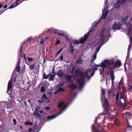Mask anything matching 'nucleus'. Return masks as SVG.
Instances as JSON below:
<instances>
[{
  "label": "nucleus",
  "mask_w": 132,
  "mask_h": 132,
  "mask_svg": "<svg viewBox=\"0 0 132 132\" xmlns=\"http://www.w3.org/2000/svg\"><path fill=\"white\" fill-rule=\"evenodd\" d=\"M112 90L111 89H110L108 91V93L109 96L112 93Z\"/></svg>",
  "instance_id": "de8ad7c7"
},
{
  "label": "nucleus",
  "mask_w": 132,
  "mask_h": 132,
  "mask_svg": "<svg viewBox=\"0 0 132 132\" xmlns=\"http://www.w3.org/2000/svg\"><path fill=\"white\" fill-rule=\"evenodd\" d=\"M60 114V113H59L56 115H54L52 116H47V118L49 120H51L56 118L57 116H58Z\"/></svg>",
  "instance_id": "f3484780"
},
{
  "label": "nucleus",
  "mask_w": 132,
  "mask_h": 132,
  "mask_svg": "<svg viewBox=\"0 0 132 132\" xmlns=\"http://www.w3.org/2000/svg\"><path fill=\"white\" fill-rule=\"evenodd\" d=\"M82 60L81 59L78 60L77 61L76 63L78 64H82Z\"/></svg>",
  "instance_id": "79ce46f5"
},
{
  "label": "nucleus",
  "mask_w": 132,
  "mask_h": 132,
  "mask_svg": "<svg viewBox=\"0 0 132 132\" xmlns=\"http://www.w3.org/2000/svg\"><path fill=\"white\" fill-rule=\"evenodd\" d=\"M23 56H24V59L26 61V57L25 56V54L24 53H23Z\"/></svg>",
  "instance_id": "e2e57ef3"
},
{
  "label": "nucleus",
  "mask_w": 132,
  "mask_h": 132,
  "mask_svg": "<svg viewBox=\"0 0 132 132\" xmlns=\"http://www.w3.org/2000/svg\"><path fill=\"white\" fill-rule=\"evenodd\" d=\"M68 87L70 88L71 89H74L76 88L77 87L76 85L73 84H71L68 85Z\"/></svg>",
  "instance_id": "2eb2a0df"
},
{
  "label": "nucleus",
  "mask_w": 132,
  "mask_h": 132,
  "mask_svg": "<svg viewBox=\"0 0 132 132\" xmlns=\"http://www.w3.org/2000/svg\"><path fill=\"white\" fill-rule=\"evenodd\" d=\"M116 3L119 4L122 3V2L121 1V0H117Z\"/></svg>",
  "instance_id": "603ef678"
},
{
  "label": "nucleus",
  "mask_w": 132,
  "mask_h": 132,
  "mask_svg": "<svg viewBox=\"0 0 132 132\" xmlns=\"http://www.w3.org/2000/svg\"><path fill=\"white\" fill-rule=\"evenodd\" d=\"M114 6L115 8L118 9L121 6V5L119 4L115 3L114 4Z\"/></svg>",
  "instance_id": "7c9ffc66"
},
{
  "label": "nucleus",
  "mask_w": 132,
  "mask_h": 132,
  "mask_svg": "<svg viewBox=\"0 0 132 132\" xmlns=\"http://www.w3.org/2000/svg\"><path fill=\"white\" fill-rule=\"evenodd\" d=\"M84 80L82 79H80L78 81L79 83V87L80 88H82L83 87Z\"/></svg>",
  "instance_id": "dca6fc26"
},
{
  "label": "nucleus",
  "mask_w": 132,
  "mask_h": 132,
  "mask_svg": "<svg viewBox=\"0 0 132 132\" xmlns=\"http://www.w3.org/2000/svg\"><path fill=\"white\" fill-rule=\"evenodd\" d=\"M89 72L88 73H89ZM91 72V77H92L94 75V74L95 73V72H94V71H92L91 72Z\"/></svg>",
  "instance_id": "864d4df0"
},
{
  "label": "nucleus",
  "mask_w": 132,
  "mask_h": 132,
  "mask_svg": "<svg viewBox=\"0 0 132 132\" xmlns=\"http://www.w3.org/2000/svg\"><path fill=\"white\" fill-rule=\"evenodd\" d=\"M23 56L22 55H20V56L18 59V63L17 65H20V63H21V58Z\"/></svg>",
  "instance_id": "cd10ccee"
},
{
  "label": "nucleus",
  "mask_w": 132,
  "mask_h": 132,
  "mask_svg": "<svg viewBox=\"0 0 132 132\" xmlns=\"http://www.w3.org/2000/svg\"><path fill=\"white\" fill-rule=\"evenodd\" d=\"M98 69L97 68L95 67H93V68L90 69H89L88 71H86V76L88 78H90V77L88 75V73L89 72H91L92 71H94L95 72V71Z\"/></svg>",
  "instance_id": "1a4fd4ad"
},
{
  "label": "nucleus",
  "mask_w": 132,
  "mask_h": 132,
  "mask_svg": "<svg viewBox=\"0 0 132 132\" xmlns=\"http://www.w3.org/2000/svg\"><path fill=\"white\" fill-rule=\"evenodd\" d=\"M119 96V92L117 93L116 95V101H118V100Z\"/></svg>",
  "instance_id": "c03bdc74"
},
{
  "label": "nucleus",
  "mask_w": 132,
  "mask_h": 132,
  "mask_svg": "<svg viewBox=\"0 0 132 132\" xmlns=\"http://www.w3.org/2000/svg\"><path fill=\"white\" fill-rule=\"evenodd\" d=\"M7 7V5H4L3 6V7L4 8H6Z\"/></svg>",
  "instance_id": "69168bd1"
},
{
  "label": "nucleus",
  "mask_w": 132,
  "mask_h": 132,
  "mask_svg": "<svg viewBox=\"0 0 132 132\" xmlns=\"http://www.w3.org/2000/svg\"><path fill=\"white\" fill-rule=\"evenodd\" d=\"M125 114L126 115H128L129 116H130L132 115V113L131 114L130 112H126Z\"/></svg>",
  "instance_id": "58836bf2"
},
{
  "label": "nucleus",
  "mask_w": 132,
  "mask_h": 132,
  "mask_svg": "<svg viewBox=\"0 0 132 132\" xmlns=\"http://www.w3.org/2000/svg\"><path fill=\"white\" fill-rule=\"evenodd\" d=\"M24 124L26 125H31L32 126L33 125V123L31 122H30L29 121H27L25 122Z\"/></svg>",
  "instance_id": "c85d7f7f"
},
{
  "label": "nucleus",
  "mask_w": 132,
  "mask_h": 132,
  "mask_svg": "<svg viewBox=\"0 0 132 132\" xmlns=\"http://www.w3.org/2000/svg\"><path fill=\"white\" fill-rule=\"evenodd\" d=\"M60 43V41L59 39H57L56 42V44L58 45Z\"/></svg>",
  "instance_id": "8fccbe9b"
},
{
  "label": "nucleus",
  "mask_w": 132,
  "mask_h": 132,
  "mask_svg": "<svg viewBox=\"0 0 132 132\" xmlns=\"http://www.w3.org/2000/svg\"><path fill=\"white\" fill-rule=\"evenodd\" d=\"M128 2L129 3H131L132 2V0H128Z\"/></svg>",
  "instance_id": "774afa93"
},
{
  "label": "nucleus",
  "mask_w": 132,
  "mask_h": 132,
  "mask_svg": "<svg viewBox=\"0 0 132 132\" xmlns=\"http://www.w3.org/2000/svg\"><path fill=\"white\" fill-rule=\"evenodd\" d=\"M21 2L20 1V0H16L15 2L12 4V5L8 8V9H11L13 8L19 4Z\"/></svg>",
  "instance_id": "39448f33"
},
{
  "label": "nucleus",
  "mask_w": 132,
  "mask_h": 132,
  "mask_svg": "<svg viewBox=\"0 0 132 132\" xmlns=\"http://www.w3.org/2000/svg\"><path fill=\"white\" fill-rule=\"evenodd\" d=\"M58 107L60 109L61 108V110H63L67 107V106L63 102H60L58 105Z\"/></svg>",
  "instance_id": "0eeeda50"
},
{
  "label": "nucleus",
  "mask_w": 132,
  "mask_h": 132,
  "mask_svg": "<svg viewBox=\"0 0 132 132\" xmlns=\"http://www.w3.org/2000/svg\"><path fill=\"white\" fill-rule=\"evenodd\" d=\"M69 50V51L72 53H73L74 51L75 50L74 49V47L71 44L70 45Z\"/></svg>",
  "instance_id": "6ab92c4d"
},
{
  "label": "nucleus",
  "mask_w": 132,
  "mask_h": 132,
  "mask_svg": "<svg viewBox=\"0 0 132 132\" xmlns=\"http://www.w3.org/2000/svg\"><path fill=\"white\" fill-rule=\"evenodd\" d=\"M21 68L20 67V65H17L14 71H16L19 73L20 72V69Z\"/></svg>",
  "instance_id": "5701e85b"
},
{
  "label": "nucleus",
  "mask_w": 132,
  "mask_h": 132,
  "mask_svg": "<svg viewBox=\"0 0 132 132\" xmlns=\"http://www.w3.org/2000/svg\"><path fill=\"white\" fill-rule=\"evenodd\" d=\"M62 69H60L56 74V75H57L59 77H61L64 76V73L62 72Z\"/></svg>",
  "instance_id": "4468645a"
},
{
  "label": "nucleus",
  "mask_w": 132,
  "mask_h": 132,
  "mask_svg": "<svg viewBox=\"0 0 132 132\" xmlns=\"http://www.w3.org/2000/svg\"><path fill=\"white\" fill-rule=\"evenodd\" d=\"M12 80H10L8 82L7 85V90L6 92L7 93L10 90L11 91V92H12L13 90V89L12 88Z\"/></svg>",
  "instance_id": "423d86ee"
},
{
  "label": "nucleus",
  "mask_w": 132,
  "mask_h": 132,
  "mask_svg": "<svg viewBox=\"0 0 132 132\" xmlns=\"http://www.w3.org/2000/svg\"><path fill=\"white\" fill-rule=\"evenodd\" d=\"M29 132H31V131H32V128H30L29 129Z\"/></svg>",
  "instance_id": "338daca9"
},
{
  "label": "nucleus",
  "mask_w": 132,
  "mask_h": 132,
  "mask_svg": "<svg viewBox=\"0 0 132 132\" xmlns=\"http://www.w3.org/2000/svg\"><path fill=\"white\" fill-rule=\"evenodd\" d=\"M45 89L44 86H42L40 89V91L41 92H43L45 91Z\"/></svg>",
  "instance_id": "ea45409f"
},
{
  "label": "nucleus",
  "mask_w": 132,
  "mask_h": 132,
  "mask_svg": "<svg viewBox=\"0 0 132 132\" xmlns=\"http://www.w3.org/2000/svg\"><path fill=\"white\" fill-rule=\"evenodd\" d=\"M103 44V42H102L101 44L100 45V46H98V47L96 49V51L95 52V53L97 54L98 53V52L99 51V50L100 48V47Z\"/></svg>",
  "instance_id": "a878e982"
},
{
  "label": "nucleus",
  "mask_w": 132,
  "mask_h": 132,
  "mask_svg": "<svg viewBox=\"0 0 132 132\" xmlns=\"http://www.w3.org/2000/svg\"><path fill=\"white\" fill-rule=\"evenodd\" d=\"M35 64L29 65V69L30 70H32L34 69L35 67Z\"/></svg>",
  "instance_id": "473e14b6"
},
{
  "label": "nucleus",
  "mask_w": 132,
  "mask_h": 132,
  "mask_svg": "<svg viewBox=\"0 0 132 132\" xmlns=\"http://www.w3.org/2000/svg\"><path fill=\"white\" fill-rule=\"evenodd\" d=\"M42 96V99H44V98H45L46 100L48 99V98L46 96V94H43Z\"/></svg>",
  "instance_id": "a19ab883"
},
{
  "label": "nucleus",
  "mask_w": 132,
  "mask_h": 132,
  "mask_svg": "<svg viewBox=\"0 0 132 132\" xmlns=\"http://www.w3.org/2000/svg\"><path fill=\"white\" fill-rule=\"evenodd\" d=\"M36 110H35V112L34 113V115H35L36 117H38V118H41L42 115L40 114L38 112H39V109L38 108H36Z\"/></svg>",
  "instance_id": "9b49d317"
},
{
  "label": "nucleus",
  "mask_w": 132,
  "mask_h": 132,
  "mask_svg": "<svg viewBox=\"0 0 132 132\" xmlns=\"http://www.w3.org/2000/svg\"><path fill=\"white\" fill-rule=\"evenodd\" d=\"M65 77L66 78L67 80L68 81V82H72L71 79L72 76H71L67 75L65 76Z\"/></svg>",
  "instance_id": "a211bd4d"
},
{
  "label": "nucleus",
  "mask_w": 132,
  "mask_h": 132,
  "mask_svg": "<svg viewBox=\"0 0 132 132\" xmlns=\"http://www.w3.org/2000/svg\"><path fill=\"white\" fill-rule=\"evenodd\" d=\"M23 46L22 45L20 48V56L22 55V49H23Z\"/></svg>",
  "instance_id": "4c0bfd02"
},
{
  "label": "nucleus",
  "mask_w": 132,
  "mask_h": 132,
  "mask_svg": "<svg viewBox=\"0 0 132 132\" xmlns=\"http://www.w3.org/2000/svg\"><path fill=\"white\" fill-rule=\"evenodd\" d=\"M101 94L102 96H105V90L103 88L102 89Z\"/></svg>",
  "instance_id": "72a5a7b5"
},
{
  "label": "nucleus",
  "mask_w": 132,
  "mask_h": 132,
  "mask_svg": "<svg viewBox=\"0 0 132 132\" xmlns=\"http://www.w3.org/2000/svg\"><path fill=\"white\" fill-rule=\"evenodd\" d=\"M99 22L98 21L97 22L95 21L92 24V26L93 27V28H94V27L97 26Z\"/></svg>",
  "instance_id": "c756f323"
},
{
  "label": "nucleus",
  "mask_w": 132,
  "mask_h": 132,
  "mask_svg": "<svg viewBox=\"0 0 132 132\" xmlns=\"http://www.w3.org/2000/svg\"><path fill=\"white\" fill-rule=\"evenodd\" d=\"M50 107H45V109L47 110H49V109H50Z\"/></svg>",
  "instance_id": "680f3d73"
},
{
  "label": "nucleus",
  "mask_w": 132,
  "mask_h": 132,
  "mask_svg": "<svg viewBox=\"0 0 132 132\" xmlns=\"http://www.w3.org/2000/svg\"><path fill=\"white\" fill-rule=\"evenodd\" d=\"M64 81H63L62 83L58 85V92H64L65 87L64 86Z\"/></svg>",
  "instance_id": "20e7f679"
},
{
  "label": "nucleus",
  "mask_w": 132,
  "mask_h": 132,
  "mask_svg": "<svg viewBox=\"0 0 132 132\" xmlns=\"http://www.w3.org/2000/svg\"><path fill=\"white\" fill-rule=\"evenodd\" d=\"M6 10L2 9V10H0V14L4 12Z\"/></svg>",
  "instance_id": "09e8293b"
},
{
  "label": "nucleus",
  "mask_w": 132,
  "mask_h": 132,
  "mask_svg": "<svg viewBox=\"0 0 132 132\" xmlns=\"http://www.w3.org/2000/svg\"><path fill=\"white\" fill-rule=\"evenodd\" d=\"M114 122L117 125L119 126L120 125L119 121L118 119H115Z\"/></svg>",
  "instance_id": "f704fd0d"
},
{
  "label": "nucleus",
  "mask_w": 132,
  "mask_h": 132,
  "mask_svg": "<svg viewBox=\"0 0 132 132\" xmlns=\"http://www.w3.org/2000/svg\"><path fill=\"white\" fill-rule=\"evenodd\" d=\"M28 60L30 62H31L34 60V59H32V57H28Z\"/></svg>",
  "instance_id": "3c124183"
},
{
  "label": "nucleus",
  "mask_w": 132,
  "mask_h": 132,
  "mask_svg": "<svg viewBox=\"0 0 132 132\" xmlns=\"http://www.w3.org/2000/svg\"><path fill=\"white\" fill-rule=\"evenodd\" d=\"M110 62L106 66V69L109 70L108 73L113 72L114 74V70L116 68H119L121 65V63L120 61H117L116 63L114 59L108 60Z\"/></svg>",
  "instance_id": "f257e3e1"
},
{
  "label": "nucleus",
  "mask_w": 132,
  "mask_h": 132,
  "mask_svg": "<svg viewBox=\"0 0 132 132\" xmlns=\"http://www.w3.org/2000/svg\"><path fill=\"white\" fill-rule=\"evenodd\" d=\"M93 30V29H91L88 32L87 34L85 35H86V36H87L88 37L89 34L92 32Z\"/></svg>",
  "instance_id": "c9c22d12"
},
{
  "label": "nucleus",
  "mask_w": 132,
  "mask_h": 132,
  "mask_svg": "<svg viewBox=\"0 0 132 132\" xmlns=\"http://www.w3.org/2000/svg\"><path fill=\"white\" fill-rule=\"evenodd\" d=\"M121 27L120 24L119 23H117L116 22H115L112 27V29L114 30L116 29L117 30H120Z\"/></svg>",
  "instance_id": "6e6552de"
},
{
  "label": "nucleus",
  "mask_w": 132,
  "mask_h": 132,
  "mask_svg": "<svg viewBox=\"0 0 132 132\" xmlns=\"http://www.w3.org/2000/svg\"><path fill=\"white\" fill-rule=\"evenodd\" d=\"M52 73H53L54 74H56L55 72V71L54 70V67H53V68Z\"/></svg>",
  "instance_id": "bf43d9fd"
},
{
  "label": "nucleus",
  "mask_w": 132,
  "mask_h": 132,
  "mask_svg": "<svg viewBox=\"0 0 132 132\" xmlns=\"http://www.w3.org/2000/svg\"><path fill=\"white\" fill-rule=\"evenodd\" d=\"M128 18V17L127 16H126L125 18H123V19H124V21H126L127 20Z\"/></svg>",
  "instance_id": "13d9d810"
},
{
  "label": "nucleus",
  "mask_w": 132,
  "mask_h": 132,
  "mask_svg": "<svg viewBox=\"0 0 132 132\" xmlns=\"http://www.w3.org/2000/svg\"><path fill=\"white\" fill-rule=\"evenodd\" d=\"M56 74H51L49 77V80L50 81L53 80H54V77Z\"/></svg>",
  "instance_id": "aec40b11"
},
{
  "label": "nucleus",
  "mask_w": 132,
  "mask_h": 132,
  "mask_svg": "<svg viewBox=\"0 0 132 132\" xmlns=\"http://www.w3.org/2000/svg\"><path fill=\"white\" fill-rule=\"evenodd\" d=\"M57 34L60 36H64L65 35L64 32L63 31L57 32Z\"/></svg>",
  "instance_id": "e433bc0d"
},
{
  "label": "nucleus",
  "mask_w": 132,
  "mask_h": 132,
  "mask_svg": "<svg viewBox=\"0 0 132 132\" xmlns=\"http://www.w3.org/2000/svg\"><path fill=\"white\" fill-rule=\"evenodd\" d=\"M50 73H49L48 75H46V73L45 72H44L43 75V78L44 79H48L50 76Z\"/></svg>",
  "instance_id": "393cba45"
},
{
  "label": "nucleus",
  "mask_w": 132,
  "mask_h": 132,
  "mask_svg": "<svg viewBox=\"0 0 132 132\" xmlns=\"http://www.w3.org/2000/svg\"><path fill=\"white\" fill-rule=\"evenodd\" d=\"M100 75H102V74H103V72H104V70L103 71H102V70L100 69Z\"/></svg>",
  "instance_id": "6e6d98bb"
},
{
  "label": "nucleus",
  "mask_w": 132,
  "mask_h": 132,
  "mask_svg": "<svg viewBox=\"0 0 132 132\" xmlns=\"http://www.w3.org/2000/svg\"><path fill=\"white\" fill-rule=\"evenodd\" d=\"M13 121L14 123V125H16V124L17 122H16V120L15 119H13Z\"/></svg>",
  "instance_id": "5fc2aeb1"
},
{
  "label": "nucleus",
  "mask_w": 132,
  "mask_h": 132,
  "mask_svg": "<svg viewBox=\"0 0 132 132\" xmlns=\"http://www.w3.org/2000/svg\"><path fill=\"white\" fill-rule=\"evenodd\" d=\"M71 43H73L75 44H79L80 43L79 42V41L78 40H73L72 42H71Z\"/></svg>",
  "instance_id": "b1692460"
},
{
  "label": "nucleus",
  "mask_w": 132,
  "mask_h": 132,
  "mask_svg": "<svg viewBox=\"0 0 132 132\" xmlns=\"http://www.w3.org/2000/svg\"><path fill=\"white\" fill-rule=\"evenodd\" d=\"M44 42V39H43V38L41 39V42H40V44H41V45H43Z\"/></svg>",
  "instance_id": "4d7b16f0"
},
{
  "label": "nucleus",
  "mask_w": 132,
  "mask_h": 132,
  "mask_svg": "<svg viewBox=\"0 0 132 132\" xmlns=\"http://www.w3.org/2000/svg\"><path fill=\"white\" fill-rule=\"evenodd\" d=\"M106 29V28H104L102 31L101 33H100V36L101 38L100 40L101 41H103L104 38V32Z\"/></svg>",
  "instance_id": "f8f14e48"
},
{
  "label": "nucleus",
  "mask_w": 132,
  "mask_h": 132,
  "mask_svg": "<svg viewBox=\"0 0 132 132\" xmlns=\"http://www.w3.org/2000/svg\"><path fill=\"white\" fill-rule=\"evenodd\" d=\"M110 62L109 61H108V60H105L103 62L101 63V65H96V66L97 67L99 66L101 67L102 68V71H103L104 70L106 67L107 65H108V63H110Z\"/></svg>",
  "instance_id": "7ed1b4c3"
},
{
  "label": "nucleus",
  "mask_w": 132,
  "mask_h": 132,
  "mask_svg": "<svg viewBox=\"0 0 132 132\" xmlns=\"http://www.w3.org/2000/svg\"><path fill=\"white\" fill-rule=\"evenodd\" d=\"M63 48H64L63 47H62L58 51L57 53L55 54V56L56 57L62 51L63 49Z\"/></svg>",
  "instance_id": "bb28decb"
},
{
  "label": "nucleus",
  "mask_w": 132,
  "mask_h": 132,
  "mask_svg": "<svg viewBox=\"0 0 132 132\" xmlns=\"http://www.w3.org/2000/svg\"><path fill=\"white\" fill-rule=\"evenodd\" d=\"M107 15V13H106L105 14H104L103 13H102V16L103 17V19H105V18H106Z\"/></svg>",
  "instance_id": "37998d69"
},
{
  "label": "nucleus",
  "mask_w": 132,
  "mask_h": 132,
  "mask_svg": "<svg viewBox=\"0 0 132 132\" xmlns=\"http://www.w3.org/2000/svg\"><path fill=\"white\" fill-rule=\"evenodd\" d=\"M60 60L62 61V60L63 59V55H61L60 57Z\"/></svg>",
  "instance_id": "052dcab7"
},
{
  "label": "nucleus",
  "mask_w": 132,
  "mask_h": 132,
  "mask_svg": "<svg viewBox=\"0 0 132 132\" xmlns=\"http://www.w3.org/2000/svg\"><path fill=\"white\" fill-rule=\"evenodd\" d=\"M44 99H42V100H38V102L39 103L42 104L44 102Z\"/></svg>",
  "instance_id": "49530a36"
},
{
  "label": "nucleus",
  "mask_w": 132,
  "mask_h": 132,
  "mask_svg": "<svg viewBox=\"0 0 132 132\" xmlns=\"http://www.w3.org/2000/svg\"><path fill=\"white\" fill-rule=\"evenodd\" d=\"M92 129L93 131L94 130L93 128L95 129V132H104L103 130V129L102 130H100L98 129L97 130H95V128L94 127V125H92Z\"/></svg>",
  "instance_id": "412c9836"
},
{
  "label": "nucleus",
  "mask_w": 132,
  "mask_h": 132,
  "mask_svg": "<svg viewBox=\"0 0 132 132\" xmlns=\"http://www.w3.org/2000/svg\"><path fill=\"white\" fill-rule=\"evenodd\" d=\"M79 77H80V79H83L84 80L85 78L84 76H83V73H79Z\"/></svg>",
  "instance_id": "2f4dec72"
},
{
  "label": "nucleus",
  "mask_w": 132,
  "mask_h": 132,
  "mask_svg": "<svg viewBox=\"0 0 132 132\" xmlns=\"http://www.w3.org/2000/svg\"><path fill=\"white\" fill-rule=\"evenodd\" d=\"M97 54L94 53L93 55L92 56L91 60V63H93L96 58Z\"/></svg>",
  "instance_id": "4be33fe9"
},
{
  "label": "nucleus",
  "mask_w": 132,
  "mask_h": 132,
  "mask_svg": "<svg viewBox=\"0 0 132 132\" xmlns=\"http://www.w3.org/2000/svg\"><path fill=\"white\" fill-rule=\"evenodd\" d=\"M127 0H122V3H124Z\"/></svg>",
  "instance_id": "0e129e2a"
},
{
  "label": "nucleus",
  "mask_w": 132,
  "mask_h": 132,
  "mask_svg": "<svg viewBox=\"0 0 132 132\" xmlns=\"http://www.w3.org/2000/svg\"><path fill=\"white\" fill-rule=\"evenodd\" d=\"M32 37H30L28 38L27 39V41L26 42H28L29 41L31 40H32Z\"/></svg>",
  "instance_id": "a18cd8bd"
},
{
  "label": "nucleus",
  "mask_w": 132,
  "mask_h": 132,
  "mask_svg": "<svg viewBox=\"0 0 132 132\" xmlns=\"http://www.w3.org/2000/svg\"><path fill=\"white\" fill-rule=\"evenodd\" d=\"M88 38L86 35H85L84 37H82L80 40L79 42L80 44L84 43Z\"/></svg>",
  "instance_id": "9d476101"
},
{
  "label": "nucleus",
  "mask_w": 132,
  "mask_h": 132,
  "mask_svg": "<svg viewBox=\"0 0 132 132\" xmlns=\"http://www.w3.org/2000/svg\"><path fill=\"white\" fill-rule=\"evenodd\" d=\"M103 106L105 108L104 110L106 112V113L104 114V113H101L100 114L103 115L106 114L108 115H109L110 114V106L106 98H105V102H104L103 103Z\"/></svg>",
  "instance_id": "f03ea898"
},
{
  "label": "nucleus",
  "mask_w": 132,
  "mask_h": 132,
  "mask_svg": "<svg viewBox=\"0 0 132 132\" xmlns=\"http://www.w3.org/2000/svg\"><path fill=\"white\" fill-rule=\"evenodd\" d=\"M110 73L111 80L112 81V85L114 86V80L115 79V76H114V74L112 72H111V73Z\"/></svg>",
  "instance_id": "ddd939ff"
}]
</instances>
